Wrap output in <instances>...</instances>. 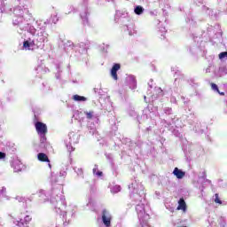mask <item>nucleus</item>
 I'll return each instance as SVG.
<instances>
[{"label":"nucleus","mask_w":227,"mask_h":227,"mask_svg":"<svg viewBox=\"0 0 227 227\" xmlns=\"http://www.w3.org/2000/svg\"><path fill=\"white\" fill-rule=\"evenodd\" d=\"M31 22H35L33 14L29 12V9L26 5H18L13 10L12 25L16 26L19 35H22L24 31H27L31 35L23 41V51H36V49H43L45 43L49 42V34L45 31V27H35L31 26Z\"/></svg>","instance_id":"f257e3e1"},{"label":"nucleus","mask_w":227,"mask_h":227,"mask_svg":"<svg viewBox=\"0 0 227 227\" xmlns=\"http://www.w3.org/2000/svg\"><path fill=\"white\" fill-rule=\"evenodd\" d=\"M129 189L130 191V199L133 201V205L136 206V211L138 215L139 221L145 220V216L148 215L145 211V186L137 183V181H133L129 185Z\"/></svg>","instance_id":"f03ea898"},{"label":"nucleus","mask_w":227,"mask_h":227,"mask_svg":"<svg viewBox=\"0 0 227 227\" xmlns=\"http://www.w3.org/2000/svg\"><path fill=\"white\" fill-rule=\"evenodd\" d=\"M38 196L41 201H50L54 205L57 214H61V210H63L62 207H67V202L65 200V195H63V187L59 185L58 188H52L51 193L47 195V192L43 190H40Z\"/></svg>","instance_id":"7ed1b4c3"},{"label":"nucleus","mask_w":227,"mask_h":227,"mask_svg":"<svg viewBox=\"0 0 227 227\" xmlns=\"http://www.w3.org/2000/svg\"><path fill=\"white\" fill-rule=\"evenodd\" d=\"M79 133L72 131L68 134L67 138L65 140L66 148H67L68 152H74V150H75L74 145L79 143Z\"/></svg>","instance_id":"20e7f679"},{"label":"nucleus","mask_w":227,"mask_h":227,"mask_svg":"<svg viewBox=\"0 0 227 227\" xmlns=\"http://www.w3.org/2000/svg\"><path fill=\"white\" fill-rule=\"evenodd\" d=\"M35 130L41 137V143H45L47 141V137H45L47 134V125L43 122L37 121L35 122Z\"/></svg>","instance_id":"39448f33"},{"label":"nucleus","mask_w":227,"mask_h":227,"mask_svg":"<svg viewBox=\"0 0 227 227\" xmlns=\"http://www.w3.org/2000/svg\"><path fill=\"white\" fill-rule=\"evenodd\" d=\"M78 52L83 56V58H88V49H90V41L81 42L77 44Z\"/></svg>","instance_id":"423d86ee"},{"label":"nucleus","mask_w":227,"mask_h":227,"mask_svg":"<svg viewBox=\"0 0 227 227\" xmlns=\"http://www.w3.org/2000/svg\"><path fill=\"white\" fill-rule=\"evenodd\" d=\"M111 221H113V215H111V213L104 209L102 211V223L106 227H110L111 226Z\"/></svg>","instance_id":"0eeeda50"},{"label":"nucleus","mask_w":227,"mask_h":227,"mask_svg":"<svg viewBox=\"0 0 227 227\" xmlns=\"http://www.w3.org/2000/svg\"><path fill=\"white\" fill-rule=\"evenodd\" d=\"M78 12H80V17L84 24H88V7L86 5H81L78 7Z\"/></svg>","instance_id":"6e6552de"},{"label":"nucleus","mask_w":227,"mask_h":227,"mask_svg":"<svg viewBox=\"0 0 227 227\" xmlns=\"http://www.w3.org/2000/svg\"><path fill=\"white\" fill-rule=\"evenodd\" d=\"M126 82L129 84L130 90H136V88H137V82L134 75H129L126 78Z\"/></svg>","instance_id":"1a4fd4ad"},{"label":"nucleus","mask_w":227,"mask_h":227,"mask_svg":"<svg viewBox=\"0 0 227 227\" xmlns=\"http://www.w3.org/2000/svg\"><path fill=\"white\" fill-rule=\"evenodd\" d=\"M12 167L14 169V173H20V171H22V169H24V165L19 160H14Z\"/></svg>","instance_id":"9d476101"},{"label":"nucleus","mask_w":227,"mask_h":227,"mask_svg":"<svg viewBox=\"0 0 227 227\" xmlns=\"http://www.w3.org/2000/svg\"><path fill=\"white\" fill-rule=\"evenodd\" d=\"M120 64H114L111 69V77H113L114 81H118V70H120Z\"/></svg>","instance_id":"9b49d317"},{"label":"nucleus","mask_w":227,"mask_h":227,"mask_svg":"<svg viewBox=\"0 0 227 227\" xmlns=\"http://www.w3.org/2000/svg\"><path fill=\"white\" fill-rule=\"evenodd\" d=\"M83 114L86 116L87 120H98V114L94 111H84Z\"/></svg>","instance_id":"f8f14e48"},{"label":"nucleus","mask_w":227,"mask_h":227,"mask_svg":"<svg viewBox=\"0 0 227 227\" xmlns=\"http://www.w3.org/2000/svg\"><path fill=\"white\" fill-rule=\"evenodd\" d=\"M37 159L41 162H49L48 163L49 168H52L51 165V160H49V156H47V154H45L43 153H39L37 154Z\"/></svg>","instance_id":"ddd939ff"},{"label":"nucleus","mask_w":227,"mask_h":227,"mask_svg":"<svg viewBox=\"0 0 227 227\" xmlns=\"http://www.w3.org/2000/svg\"><path fill=\"white\" fill-rule=\"evenodd\" d=\"M173 175L178 180H182V178H184V176H185V172L176 167L173 170Z\"/></svg>","instance_id":"4468645a"},{"label":"nucleus","mask_w":227,"mask_h":227,"mask_svg":"<svg viewBox=\"0 0 227 227\" xmlns=\"http://www.w3.org/2000/svg\"><path fill=\"white\" fill-rule=\"evenodd\" d=\"M162 95H163L162 89H160V87H155L154 94L151 96V98L153 101L156 98H158V97H162Z\"/></svg>","instance_id":"2eb2a0df"},{"label":"nucleus","mask_w":227,"mask_h":227,"mask_svg":"<svg viewBox=\"0 0 227 227\" xmlns=\"http://www.w3.org/2000/svg\"><path fill=\"white\" fill-rule=\"evenodd\" d=\"M176 210H183V212H185L187 210V204H185V200H184V198H181L178 200V207Z\"/></svg>","instance_id":"dca6fc26"},{"label":"nucleus","mask_w":227,"mask_h":227,"mask_svg":"<svg viewBox=\"0 0 227 227\" xmlns=\"http://www.w3.org/2000/svg\"><path fill=\"white\" fill-rule=\"evenodd\" d=\"M124 31H128V34L129 35V36L134 35V34L136 33V30L134 29V25L130 24V25H125L123 27Z\"/></svg>","instance_id":"f3484780"},{"label":"nucleus","mask_w":227,"mask_h":227,"mask_svg":"<svg viewBox=\"0 0 227 227\" xmlns=\"http://www.w3.org/2000/svg\"><path fill=\"white\" fill-rule=\"evenodd\" d=\"M150 220V215H145V219L140 222V224L138 225V227H150V225H148V221Z\"/></svg>","instance_id":"a211bd4d"},{"label":"nucleus","mask_w":227,"mask_h":227,"mask_svg":"<svg viewBox=\"0 0 227 227\" xmlns=\"http://www.w3.org/2000/svg\"><path fill=\"white\" fill-rule=\"evenodd\" d=\"M134 13L136 15H143V13H145V8H143L141 5H137L134 8Z\"/></svg>","instance_id":"6ab92c4d"},{"label":"nucleus","mask_w":227,"mask_h":227,"mask_svg":"<svg viewBox=\"0 0 227 227\" xmlns=\"http://www.w3.org/2000/svg\"><path fill=\"white\" fill-rule=\"evenodd\" d=\"M163 112L165 114H167L168 116H170L171 120H175V115L173 114V109L170 107H165L163 109Z\"/></svg>","instance_id":"aec40b11"},{"label":"nucleus","mask_w":227,"mask_h":227,"mask_svg":"<svg viewBox=\"0 0 227 227\" xmlns=\"http://www.w3.org/2000/svg\"><path fill=\"white\" fill-rule=\"evenodd\" d=\"M65 51H72L74 49V43L72 41H66L64 43Z\"/></svg>","instance_id":"412c9836"},{"label":"nucleus","mask_w":227,"mask_h":227,"mask_svg":"<svg viewBox=\"0 0 227 227\" xmlns=\"http://www.w3.org/2000/svg\"><path fill=\"white\" fill-rule=\"evenodd\" d=\"M73 99L75 102H86L88 100L84 96L74 95Z\"/></svg>","instance_id":"4be33fe9"},{"label":"nucleus","mask_w":227,"mask_h":227,"mask_svg":"<svg viewBox=\"0 0 227 227\" xmlns=\"http://www.w3.org/2000/svg\"><path fill=\"white\" fill-rule=\"evenodd\" d=\"M178 75H180V71H176L175 72V85L176 86H180V77H178Z\"/></svg>","instance_id":"5701e85b"},{"label":"nucleus","mask_w":227,"mask_h":227,"mask_svg":"<svg viewBox=\"0 0 227 227\" xmlns=\"http://www.w3.org/2000/svg\"><path fill=\"white\" fill-rule=\"evenodd\" d=\"M71 12H77V9H74V5H68L66 7V15H70Z\"/></svg>","instance_id":"b1692460"},{"label":"nucleus","mask_w":227,"mask_h":227,"mask_svg":"<svg viewBox=\"0 0 227 227\" xmlns=\"http://www.w3.org/2000/svg\"><path fill=\"white\" fill-rule=\"evenodd\" d=\"M120 191H121V187L120 185H114L111 188V192H113V194H116L117 192H120Z\"/></svg>","instance_id":"393cba45"},{"label":"nucleus","mask_w":227,"mask_h":227,"mask_svg":"<svg viewBox=\"0 0 227 227\" xmlns=\"http://www.w3.org/2000/svg\"><path fill=\"white\" fill-rule=\"evenodd\" d=\"M99 49L102 52H107V50L109 49V44L102 43L99 46Z\"/></svg>","instance_id":"a878e982"},{"label":"nucleus","mask_w":227,"mask_h":227,"mask_svg":"<svg viewBox=\"0 0 227 227\" xmlns=\"http://www.w3.org/2000/svg\"><path fill=\"white\" fill-rule=\"evenodd\" d=\"M56 69H57L56 79H59V72H61V64H57Z\"/></svg>","instance_id":"bb28decb"},{"label":"nucleus","mask_w":227,"mask_h":227,"mask_svg":"<svg viewBox=\"0 0 227 227\" xmlns=\"http://www.w3.org/2000/svg\"><path fill=\"white\" fill-rule=\"evenodd\" d=\"M13 224H16V226H22L24 224V223H22V219H14L12 221Z\"/></svg>","instance_id":"cd10ccee"},{"label":"nucleus","mask_w":227,"mask_h":227,"mask_svg":"<svg viewBox=\"0 0 227 227\" xmlns=\"http://www.w3.org/2000/svg\"><path fill=\"white\" fill-rule=\"evenodd\" d=\"M51 180L52 184H58V176L54 173H51Z\"/></svg>","instance_id":"c85d7f7f"},{"label":"nucleus","mask_w":227,"mask_h":227,"mask_svg":"<svg viewBox=\"0 0 227 227\" xmlns=\"http://www.w3.org/2000/svg\"><path fill=\"white\" fill-rule=\"evenodd\" d=\"M159 32L161 33L160 34V36L161 37V40L165 38L164 35H166V27H161L160 28H159Z\"/></svg>","instance_id":"c756f323"},{"label":"nucleus","mask_w":227,"mask_h":227,"mask_svg":"<svg viewBox=\"0 0 227 227\" xmlns=\"http://www.w3.org/2000/svg\"><path fill=\"white\" fill-rule=\"evenodd\" d=\"M218 58H219V59H221V60H223V59H227V51L221 52V53L218 55Z\"/></svg>","instance_id":"7c9ffc66"},{"label":"nucleus","mask_w":227,"mask_h":227,"mask_svg":"<svg viewBox=\"0 0 227 227\" xmlns=\"http://www.w3.org/2000/svg\"><path fill=\"white\" fill-rule=\"evenodd\" d=\"M94 175H97V176H102V172L98 171V167L95 166L93 168Z\"/></svg>","instance_id":"2f4dec72"},{"label":"nucleus","mask_w":227,"mask_h":227,"mask_svg":"<svg viewBox=\"0 0 227 227\" xmlns=\"http://www.w3.org/2000/svg\"><path fill=\"white\" fill-rule=\"evenodd\" d=\"M0 195L3 196V198H6V187H2L0 190Z\"/></svg>","instance_id":"473e14b6"},{"label":"nucleus","mask_w":227,"mask_h":227,"mask_svg":"<svg viewBox=\"0 0 227 227\" xmlns=\"http://www.w3.org/2000/svg\"><path fill=\"white\" fill-rule=\"evenodd\" d=\"M215 203H219V205L223 203V201H221V199H219L218 193L215 194Z\"/></svg>","instance_id":"72a5a7b5"},{"label":"nucleus","mask_w":227,"mask_h":227,"mask_svg":"<svg viewBox=\"0 0 227 227\" xmlns=\"http://www.w3.org/2000/svg\"><path fill=\"white\" fill-rule=\"evenodd\" d=\"M211 88H212L213 91H217V93H219V87H217V84L211 83Z\"/></svg>","instance_id":"f704fd0d"},{"label":"nucleus","mask_w":227,"mask_h":227,"mask_svg":"<svg viewBox=\"0 0 227 227\" xmlns=\"http://www.w3.org/2000/svg\"><path fill=\"white\" fill-rule=\"evenodd\" d=\"M106 111L108 113H111V111H113V104L111 103H108L107 106H106Z\"/></svg>","instance_id":"c9c22d12"},{"label":"nucleus","mask_w":227,"mask_h":227,"mask_svg":"<svg viewBox=\"0 0 227 227\" xmlns=\"http://www.w3.org/2000/svg\"><path fill=\"white\" fill-rule=\"evenodd\" d=\"M32 219L33 218L30 215H26L25 216V223H26V224H27L28 223H31Z\"/></svg>","instance_id":"e433bc0d"},{"label":"nucleus","mask_w":227,"mask_h":227,"mask_svg":"<svg viewBox=\"0 0 227 227\" xmlns=\"http://www.w3.org/2000/svg\"><path fill=\"white\" fill-rule=\"evenodd\" d=\"M6 158V153L0 152V160Z\"/></svg>","instance_id":"4c0bfd02"},{"label":"nucleus","mask_w":227,"mask_h":227,"mask_svg":"<svg viewBox=\"0 0 227 227\" xmlns=\"http://www.w3.org/2000/svg\"><path fill=\"white\" fill-rule=\"evenodd\" d=\"M170 102H171L172 104H176V97H172V98H170Z\"/></svg>","instance_id":"58836bf2"},{"label":"nucleus","mask_w":227,"mask_h":227,"mask_svg":"<svg viewBox=\"0 0 227 227\" xmlns=\"http://www.w3.org/2000/svg\"><path fill=\"white\" fill-rule=\"evenodd\" d=\"M59 176H67V171H60L59 172Z\"/></svg>","instance_id":"ea45409f"},{"label":"nucleus","mask_w":227,"mask_h":227,"mask_svg":"<svg viewBox=\"0 0 227 227\" xmlns=\"http://www.w3.org/2000/svg\"><path fill=\"white\" fill-rule=\"evenodd\" d=\"M14 4H20V0H12Z\"/></svg>","instance_id":"a19ab883"},{"label":"nucleus","mask_w":227,"mask_h":227,"mask_svg":"<svg viewBox=\"0 0 227 227\" xmlns=\"http://www.w3.org/2000/svg\"><path fill=\"white\" fill-rule=\"evenodd\" d=\"M95 128L94 127H92V128H90V134H95Z\"/></svg>","instance_id":"79ce46f5"},{"label":"nucleus","mask_w":227,"mask_h":227,"mask_svg":"<svg viewBox=\"0 0 227 227\" xmlns=\"http://www.w3.org/2000/svg\"><path fill=\"white\" fill-rule=\"evenodd\" d=\"M77 175H82V169H81V168H78L77 169Z\"/></svg>","instance_id":"37998d69"},{"label":"nucleus","mask_w":227,"mask_h":227,"mask_svg":"<svg viewBox=\"0 0 227 227\" xmlns=\"http://www.w3.org/2000/svg\"><path fill=\"white\" fill-rule=\"evenodd\" d=\"M193 130H195V132H201V129H199L196 126L193 128Z\"/></svg>","instance_id":"c03bdc74"},{"label":"nucleus","mask_w":227,"mask_h":227,"mask_svg":"<svg viewBox=\"0 0 227 227\" xmlns=\"http://www.w3.org/2000/svg\"><path fill=\"white\" fill-rule=\"evenodd\" d=\"M16 200H19V201H23L24 199L22 197H18Z\"/></svg>","instance_id":"a18cd8bd"},{"label":"nucleus","mask_w":227,"mask_h":227,"mask_svg":"<svg viewBox=\"0 0 227 227\" xmlns=\"http://www.w3.org/2000/svg\"><path fill=\"white\" fill-rule=\"evenodd\" d=\"M209 72H210V67H207V68L206 69V73H207V74H209Z\"/></svg>","instance_id":"49530a36"},{"label":"nucleus","mask_w":227,"mask_h":227,"mask_svg":"<svg viewBox=\"0 0 227 227\" xmlns=\"http://www.w3.org/2000/svg\"><path fill=\"white\" fill-rule=\"evenodd\" d=\"M74 214H75V210L73 209V210L71 211V215H74Z\"/></svg>","instance_id":"de8ad7c7"},{"label":"nucleus","mask_w":227,"mask_h":227,"mask_svg":"<svg viewBox=\"0 0 227 227\" xmlns=\"http://www.w3.org/2000/svg\"><path fill=\"white\" fill-rule=\"evenodd\" d=\"M170 125H171V122L166 123V124H165V127H169Z\"/></svg>","instance_id":"09e8293b"},{"label":"nucleus","mask_w":227,"mask_h":227,"mask_svg":"<svg viewBox=\"0 0 227 227\" xmlns=\"http://www.w3.org/2000/svg\"><path fill=\"white\" fill-rule=\"evenodd\" d=\"M219 93V95H221L222 97H223V95H224V92H218Z\"/></svg>","instance_id":"8fccbe9b"},{"label":"nucleus","mask_w":227,"mask_h":227,"mask_svg":"<svg viewBox=\"0 0 227 227\" xmlns=\"http://www.w3.org/2000/svg\"><path fill=\"white\" fill-rule=\"evenodd\" d=\"M0 13H4V11L0 8Z\"/></svg>","instance_id":"3c124183"},{"label":"nucleus","mask_w":227,"mask_h":227,"mask_svg":"<svg viewBox=\"0 0 227 227\" xmlns=\"http://www.w3.org/2000/svg\"><path fill=\"white\" fill-rule=\"evenodd\" d=\"M144 100H145V102H148V101H146V96L144 97Z\"/></svg>","instance_id":"603ef678"},{"label":"nucleus","mask_w":227,"mask_h":227,"mask_svg":"<svg viewBox=\"0 0 227 227\" xmlns=\"http://www.w3.org/2000/svg\"><path fill=\"white\" fill-rule=\"evenodd\" d=\"M150 14L151 15H155V13L153 12H151Z\"/></svg>","instance_id":"864d4df0"},{"label":"nucleus","mask_w":227,"mask_h":227,"mask_svg":"<svg viewBox=\"0 0 227 227\" xmlns=\"http://www.w3.org/2000/svg\"><path fill=\"white\" fill-rule=\"evenodd\" d=\"M95 93H97V91H98V89H94Z\"/></svg>","instance_id":"5fc2aeb1"},{"label":"nucleus","mask_w":227,"mask_h":227,"mask_svg":"<svg viewBox=\"0 0 227 227\" xmlns=\"http://www.w3.org/2000/svg\"><path fill=\"white\" fill-rule=\"evenodd\" d=\"M189 22H191V24H192V20H189Z\"/></svg>","instance_id":"6e6d98bb"},{"label":"nucleus","mask_w":227,"mask_h":227,"mask_svg":"<svg viewBox=\"0 0 227 227\" xmlns=\"http://www.w3.org/2000/svg\"><path fill=\"white\" fill-rule=\"evenodd\" d=\"M184 105H187V102H186V101H184Z\"/></svg>","instance_id":"4d7b16f0"},{"label":"nucleus","mask_w":227,"mask_h":227,"mask_svg":"<svg viewBox=\"0 0 227 227\" xmlns=\"http://www.w3.org/2000/svg\"><path fill=\"white\" fill-rule=\"evenodd\" d=\"M172 71L175 72V68H172Z\"/></svg>","instance_id":"13d9d810"},{"label":"nucleus","mask_w":227,"mask_h":227,"mask_svg":"<svg viewBox=\"0 0 227 227\" xmlns=\"http://www.w3.org/2000/svg\"><path fill=\"white\" fill-rule=\"evenodd\" d=\"M107 1H114V0H107Z\"/></svg>","instance_id":"bf43d9fd"},{"label":"nucleus","mask_w":227,"mask_h":227,"mask_svg":"<svg viewBox=\"0 0 227 227\" xmlns=\"http://www.w3.org/2000/svg\"><path fill=\"white\" fill-rule=\"evenodd\" d=\"M54 227H57V226H54Z\"/></svg>","instance_id":"052dcab7"}]
</instances>
